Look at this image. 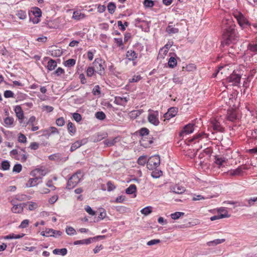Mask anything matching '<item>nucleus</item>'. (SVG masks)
I'll return each mask as SVG.
<instances>
[{
  "instance_id": "1",
  "label": "nucleus",
  "mask_w": 257,
  "mask_h": 257,
  "mask_svg": "<svg viewBox=\"0 0 257 257\" xmlns=\"http://www.w3.org/2000/svg\"><path fill=\"white\" fill-rule=\"evenodd\" d=\"M223 33V41L221 45H229L235 43L238 40L235 29V25L231 19H225L222 22Z\"/></svg>"
},
{
  "instance_id": "2",
  "label": "nucleus",
  "mask_w": 257,
  "mask_h": 257,
  "mask_svg": "<svg viewBox=\"0 0 257 257\" xmlns=\"http://www.w3.org/2000/svg\"><path fill=\"white\" fill-rule=\"evenodd\" d=\"M83 177V173L80 170L77 171L68 179L66 188L71 189L74 188Z\"/></svg>"
},
{
  "instance_id": "3",
  "label": "nucleus",
  "mask_w": 257,
  "mask_h": 257,
  "mask_svg": "<svg viewBox=\"0 0 257 257\" xmlns=\"http://www.w3.org/2000/svg\"><path fill=\"white\" fill-rule=\"evenodd\" d=\"M148 112V120L149 122L155 126H158L160 123L159 112L151 109H149Z\"/></svg>"
},
{
  "instance_id": "4",
  "label": "nucleus",
  "mask_w": 257,
  "mask_h": 257,
  "mask_svg": "<svg viewBox=\"0 0 257 257\" xmlns=\"http://www.w3.org/2000/svg\"><path fill=\"white\" fill-rule=\"evenodd\" d=\"M160 164V158L159 155L153 156L148 159L147 166L149 170H153L158 167Z\"/></svg>"
},
{
  "instance_id": "5",
  "label": "nucleus",
  "mask_w": 257,
  "mask_h": 257,
  "mask_svg": "<svg viewBox=\"0 0 257 257\" xmlns=\"http://www.w3.org/2000/svg\"><path fill=\"white\" fill-rule=\"evenodd\" d=\"M210 127L212 128L213 134L217 132H224V128L221 126L220 122L215 118H212L210 120Z\"/></svg>"
},
{
  "instance_id": "6",
  "label": "nucleus",
  "mask_w": 257,
  "mask_h": 257,
  "mask_svg": "<svg viewBox=\"0 0 257 257\" xmlns=\"http://www.w3.org/2000/svg\"><path fill=\"white\" fill-rule=\"evenodd\" d=\"M105 62L101 59H95L93 64L96 69L95 72L100 75H101L105 69Z\"/></svg>"
},
{
  "instance_id": "7",
  "label": "nucleus",
  "mask_w": 257,
  "mask_h": 257,
  "mask_svg": "<svg viewBox=\"0 0 257 257\" xmlns=\"http://www.w3.org/2000/svg\"><path fill=\"white\" fill-rule=\"evenodd\" d=\"M139 56V53H138V50H135L133 48L132 49L128 50L126 53V58L129 61H133V65L135 66L136 62L135 61Z\"/></svg>"
},
{
  "instance_id": "8",
  "label": "nucleus",
  "mask_w": 257,
  "mask_h": 257,
  "mask_svg": "<svg viewBox=\"0 0 257 257\" xmlns=\"http://www.w3.org/2000/svg\"><path fill=\"white\" fill-rule=\"evenodd\" d=\"M194 124L189 123L183 127V130L179 133L180 137H183L185 135L190 134L194 131Z\"/></svg>"
},
{
  "instance_id": "9",
  "label": "nucleus",
  "mask_w": 257,
  "mask_h": 257,
  "mask_svg": "<svg viewBox=\"0 0 257 257\" xmlns=\"http://www.w3.org/2000/svg\"><path fill=\"white\" fill-rule=\"evenodd\" d=\"M129 100L130 96L128 95L123 97L117 96L114 97V102L117 105L125 106Z\"/></svg>"
},
{
  "instance_id": "10",
  "label": "nucleus",
  "mask_w": 257,
  "mask_h": 257,
  "mask_svg": "<svg viewBox=\"0 0 257 257\" xmlns=\"http://www.w3.org/2000/svg\"><path fill=\"white\" fill-rule=\"evenodd\" d=\"M236 18L238 24L241 27H244L248 25V21L244 18L243 15L240 13H238L234 15Z\"/></svg>"
},
{
  "instance_id": "11",
  "label": "nucleus",
  "mask_w": 257,
  "mask_h": 257,
  "mask_svg": "<svg viewBox=\"0 0 257 257\" xmlns=\"http://www.w3.org/2000/svg\"><path fill=\"white\" fill-rule=\"evenodd\" d=\"M33 178H30L26 184L27 187H32L37 186L38 184L42 182L41 178L37 176H33Z\"/></svg>"
},
{
  "instance_id": "12",
  "label": "nucleus",
  "mask_w": 257,
  "mask_h": 257,
  "mask_svg": "<svg viewBox=\"0 0 257 257\" xmlns=\"http://www.w3.org/2000/svg\"><path fill=\"white\" fill-rule=\"evenodd\" d=\"M240 79L239 75L233 73L227 78V80L228 82L232 83V85H237L240 83Z\"/></svg>"
},
{
  "instance_id": "13",
  "label": "nucleus",
  "mask_w": 257,
  "mask_h": 257,
  "mask_svg": "<svg viewBox=\"0 0 257 257\" xmlns=\"http://www.w3.org/2000/svg\"><path fill=\"white\" fill-rule=\"evenodd\" d=\"M178 108L176 107H172L168 109V111L164 114V117L167 119L174 117L177 113Z\"/></svg>"
},
{
  "instance_id": "14",
  "label": "nucleus",
  "mask_w": 257,
  "mask_h": 257,
  "mask_svg": "<svg viewBox=\"0 0 257 257\" xmlns=\"http://www.w3.org/2000/svg\"><path fill=\"white\" fill-rule=\"evenodd\" d=\"M16 116L19 120L20 123H22L24 118V111L20 105H16L14 108Z\"/></svg>"
},
{
  "instance_id": "15",
  "label": "nucleus",
  "mask_w": 257,
  "mask_h": 257,
  "mask_svg": "<svg viewBox=\"0 0 257 257\" xmlns=\"http://www.w3.org/2000/svg\"><path fill=\"white\" fill-rule=\"evenodd\" d=\"M11 202L12 204L13 205V206L11 209L13 213H21L23 211L24 206V204L20 203L19 204H16L15 200H12L11 201Z\"/></svg>"
},
{
  "instance_id": "16",
  "label": "nucleus",
  "mask_w": 257,
  "mask_h": 257,
  "mask_svg": "<svg viewBox=\"0 0 257 257\" xmlns=\"http://www.w3.org/2000/svg\"><path fill=\"white\" fill-rule=\"evenodd\" d=\"M47 174L46 171L41 168H37L31 171L30 175L32 176H37V177L41 178L42 180L43 176H45Z\"/></svg>"
},
{
  "instance_id": "17",
  "label": "nucleus",
  "mask_w": 257,
  "mask_h": 257,
  "mask_svg": "<svg viewBox=\"0 0 257 257\" xmlns=\"http://www.w3.org/2000/svg\"><path fill=\"white\" fill-rule=\"evenodd\" d=\"M171 192L176 194H182L185 191V188L179 184L171 187Z\"/></svg>"
},
{
  "instance_id": "18",
  "label": "nucleus",
  "mask_w": 257,
  "mask_h": 257,
  "mask_svg": "<svg viewBox=\"0 0 257 257\" xmlns=\"http://www.w3.org/2000/svg\"><path fill=\"white\" fill-rule=\"evenodd\" d=\"M55 134H59V132L57 128L53 126L50 127L44 131V135L48 138L51 135Z\"/></svg>"
},
{
  "instance_id": "19",
  "label": "nucleus",
  "mask_w": 257,
  "mask_h": 257,
  "mask_svg": "<svg viewBox=\"0 0 257 257\" xmlns=\"http://www.w3.org/2000/svg\"><path fill=\"white\" fill-rule=\"evenodd\" d=\"M4 122L6 127H13L14 126V118L13 117L7 116L4 118Z\"/></svg>"
},
{
  "instance_id": "20",
  "label": "nucleus",
  "mask_w": 257,
  "mask_h": 257,
  "mask_svg": "<svg viewBox=\"0 0 257 257\" xmlns=\"http://www.w3.org/2000/svg\"><path fill=\"white\" fill-rule=\"evenodd\" d=\"M85 143V141L84 140L77 141L75 143L72 144L70 148V151L71 152L74 151L80 147L82 145Z\"/></svg>"
},
{
  "instance_id": "21",
  "label": "nucleus",
  "mask_w": 257,
  "mask_h": 257,
  "mask_svg": "<svg viewBox=\"0 0 257 257\" xmlns=\"http://www.w3.org/2000/svg\"><path fill=\"white\" fill-rule=\"evenodd\" d=\"M207 137V134L204 133H201L194 136L193 138L191 140V141H194L195 143L196 142H199L202 139L206 138Z\"/></svg>"
},
{
  "instance_id": "22",
  "label": "nucleus",
  "mask_w": 257,
  "mask_h": 257,
  "mask_svg": "<svg viewBox=\"0 0 257 257\" xmlns=\"http://www.w3.org/2000/svg\"><path fill=\"white\" fill-rule=\"evenodd\" d=\"M118 141V137H115L113 139H108L104 141V144L107 147H111L115 145V144Z\"/></svg>"
},
{
  "instance_id": "23",
  "label": "nucleus",
  "mask_w": 257,
  "mask_h": 257,
  "mask_svg": "<svg viewBox=\"0 0 257 257\" xmlns=\"http://www.w3.org/2000/svg\"><path fill=\"white\" fill-rule=\"evenodd\" d=\"M57 67V63L55 60L50 59L47 63V68L49 71H52Z\"/></svg>"
},
{
  "instance_id": "24",
  "label": "nucleus",
  "mask_w": 257,
  "mask_h": 257,
  "mask_svg": "<svg viewBox=\"0 0 257 257\" xmlns=\"http://www.w3.org/2000/svg\"><path fill=\"white\" fill-rule=\"evenodd\" d=\"M227 119L231 121H234L237 119V115L234 111L230 110L227 112Z\"/></svg>"
},
{
  "instance_id": "25",
  "label": "nucleus",
  "mask_w": 257,
  "mask_h": 257,
  "mask_svg": "<svg viewBox=\"0 0 257 257\" xmlns=\"http://www.w3.org/2000/svg\"><path fill=\"white\" fill-rule=\"evenodd\" d=\"M67 126L68 131L71 136L75 134L76 132V128L72 122L69 121L68 123Z\"/></svg>"
},
{
  "instance_id": "26",
  "label": "nucleus",
  "mask_w": 257,
  "mask_h": 257,
  "mask_svg": "<svg viewBox=\"0 0 257 257\" xmlns=\"http://www.w3.org/2000/svg\"><path fill=\"white\" fill-rule=\"evenodd\" d=\"M166 32L169 34L172 35L178 33L179 32V29L173 27L172 25H168L166 29Z\"/></svg>"
},
{
  "instance_id": "27",
  "label": "nucleus",
  "mask_w": 257,
  "mask_h": 257,
  "mask_svg": "<svg viewBox=\"0 0 257 257\" xmlns=\"http://www.w3.org/2000/svg\"><path fill=\"white\" fill-rule=\"evenodd\" d=\"M31 12L33 14L35 17H40L42 16V12L40 8L38 7H33L31 8Z\"/></svg>"
},
{
  "instance_id": "28",
  "label": "nucleus",
  "mask_w": 257,
  "mask_h": 257,
  "mask_svg": "<svg viewBox=\"0 0 257 257\" xmlns=\"http://www.w3.org/2000/svg\"><path fill=\"white\" fill-rule=\"evenodd\" d=\"M91 238H89L85 239L78 240H76L74 242L73 244L74 245H78V244H89L91 242Z\"/></svg>"
},
{
  "instance_id": "29",
  "label": "nucleus",
  "mask_w": 257,
  "mask_h": 257,
  "mask_svg": "<svg viewBox=\"0 0 257 257\" xmlns=\"http://www.w3.org/2000/svg\"><path fill=\"white\" fill-rule=\"evenodd\" d=\"M242 172L243 171L242 168L241 167H239L235 170H231L229 172V175L230 176H239L242 174Z\"/></svg>"
},
{
  "instance_id": "30",
  "label": "nucleus",
  "mask_w": 257,
  "mask_h": 257,
  "mask_svg": "<svg viewBox=\"0 0 257 257\" xmlns=\"http://www.w3.org/2000/svg\"><path fill=\"white\" fill-rule=\"evenodd\" d=\"M53 253L55 254H61L64 256L67 254V250L66 248L61 249L56 248L53 250Z\"/></svg>"
},
{
  "instance_id": "31",
  "label": "nucleus",
  "mask_w": 257,
  "mask_h": 257,
  "mask_svg": "<svg viewBox=\"0 0 257 257\" xmlns=\"http://www.w3.org/2000/svg\"><path fill=\"white\" fill-rule=\"evenodd\" d=\"M247 49L252 52H257V43L253 41L249 43L247 46Z\"/></svg>"
},
{
  "instance_id": "32",
  "label": "nucleus",
  "mask_w": 257,
  "mask_h": 257,
  "mask_svg": "<svg viewBox=\"0 0 257 257\" xmlns=\"http://www.w3.org/2000/svg\"><path fill=\"white\" fill-rule=\"evenodd\" d=\"M143 111V110L142 109L133 110L130 112V116L132 118L135 119L140 115Z\"/></svg>"
},
{
  "instance_id": "33",
  "label": "nucleus",
  "mask_w": 257,
  "mask_h": 257,
  "mask_svg": "<svg viewBox=\"0 0 257 257\" xmlns=\"http://www.w3.org/2000/svg\"><path fill=\"white\" fill-rule=\"evenodd\" d=\"M85 17V15L82 14L80 11H76L73 12L72 18L76 20H79Z\"/></svg>"
},
{
  "instance_id": "34",
  "label": "nucleus",
  "mask_w": 257,
  "mask_h": 257,
  "mask_svg": "<svg viewBox=\"0 0 257 257\" xmlns=\"http://www.w3.org/2000/svg\"><path fill=\"white\" fill-rule=\"evenodd\" d=\"M137 191V187L135 184H131L125 189V193L127 194H133L135 193Z\"/></svg>"
},
{
  "instance_id": "35",
  "label": "nucleus",
  "mask_w": 257,
  "mask_h": 257,
  "mask_svg": "<svg viewBox=\"0 0 257 257\" xmlns=\"http://www.w3.org/2000/svg\"><path fill=\"white\" fill-rule=\"evenodd\" d=\"M16 15L21 20H24L27 17L26 11L22 10H18Z\"/></svg>"
},
{
  "instance_id": "36",
  "label": "nucleus",
  "mask_w": 257,
  "mask_h": 257,
  "mask_svg": "<svg viewBox=\"0 0 257 257\" xmlns=\"http://www.w3.org/2000/svg\"><path fill=\"white\" fill-rule=\"evenodd\" d=\"M25 235V234L22 233L21 234H15L14 233L10 234L8 235H7L5 237V239H19L22 238Z\"/></svg>"
},
{
  "instance_id": "37",
  "label": "nucleus",
  "mask_w": 257,
  "mask_h": 257,
  "mask_svg": "<svg viewBox=\"0 0 257 257\" xmlns=\"http://www.w3.org/2000/svg\"><path fill=\"white\" fill-rule=\"evenodd\" d=\"M50 53L51 55L54 57H60L62 55V51L60 49L52 50Z\"/></svg>"
},
{
  "instance_id": "38",
  "label": "nucleus",
  "mask_w": 257,
  "mask_h": 257,
  "mask_svg": "<svg viewBox=\"0 0 257 257\" xmlns=\"http://www.w3.org/2000/svg\"><path fill=\"white\" fill-rule=\"evenodd\" d=\"M229 216H230V215H229L228 214H219L217 215H214V216L211 217L210 220L211 221H214L216 219H221V218H226V217H229Z\"/></svg>"
},
{
  "instance_id": "39",
  "label": "nucleus",
  "mask_w": 257,
  "mask_h": 257,
  "mask_svg": "<svg viewBox=\"0 0 257 257\" xmlns=\"http://www.w3.org/2000/svg\"><path fill=\"white\" fill-rule=\"evenodd\" d=\"M225 239H216L213 241H209L207 243V245L209 246L213 245H217L218 244H220L225 241Z\"/></svg>"
},
{
  "instance_id": "40",
  "label": "nucleus",
  "mask_w": 257,
  "mask_h": 257,
  "mask_svg": "<svg viewBox=\"0 0 257 257\" xmlns=\"http://www.w3.org/2000/svg\"><path fill=\"white\" fill-rule=\"evenodd\" d=\"M15 158L18 160H20L22 162H25L27 160V156L26 154H21V152H20L18 155L16 156Z\"/></svg>"
},
{
  "instance_id": "41",
  "label": "nucleus",
  "mask_w": 257,
  "mask_h": 257,
  "mask_svg": "<svg viewBox=\"0 0 257 257\" xmlns=\"http://www.w3.org/2000/svg\"><path fill=\"white\" fill-rule=\"evenodd\" d=\"M177 60L176 59L173 57L170 58L168 64V66L170 68H174L177 65Z\"/></svg>"
},
{
  "instance_id": "42",
  "label": "nucleus",
  "mask_w": 257,
  "mask_h": 257,
  "mask_svg": "<svg viewBox=\"0 0 257 257\" xmlns=\"http://www.w3.org/2000/svg\"><path fill=\"white\" fill-rule=\"evenodd\" d=\"M115 9L116 6L114 3L112 2L108 3L107 5V10L110 14H112L113 13H114Z\"/></svg>"
},
{
  "instance_id": "43",
  "label": "nucleus",
  "mask_w": 257,
  "mask_h": 257,
  "mask_svg": "<svg viewBox=\"0 0 257 257\" xmlns=\"http://www.w3.org/2000/svg\"><path fill=\"white\" fill-rule=\"evenodd\" d=\"M245 201L247 202V207H251L254 205L255 202H257V197L250 198L248 199H246Z\"/></svg>"
},
{
  "instance_id": "44",
  "label": "nucleus",
  "mask_w": 257,
  "mask_h": 257,
  "mask_svg": "<svg viewBox=\"0 0 257 257\" xmlns=\"http://www.w3.org/2000/svg\"><path fill=\"white\" fill-rule=\"evenodd\" d=\"M152 212V207L151 206H147L144 208H143L141 210V212L145 215H147L151 213Z\"/></svg>"
},
{
  "instance_id": "45",
  "label": "nucleus",
  "mask_w": 257,
  "mask_h": 257,
  "mask_svg": "<svg viewBox=\"0 0 257 257\" xmlns=\"http://www.w3.org/2000/svg\"><path fill=\"white\" fill-rule=\"evenodd\" d=\"M1 167L2 169L5 171L9 170L10 167V162L7 160L3 161L1 164Z\"/></svg>"
},
{
  "instance_id": "46",
  "label": "nucleus",
  "mask_w": 257,
  "mask_h": 257,
  "mask_svg": "<svg viewBox=\"0 0 257 257\" xmlns=\"http://www.w3.org/2000/svg\"><path fill=\"white\" fill-rule=\"evenodd\" d=\"M143 4L146 8H151L154 6V3L152 0H144Z\"/></svg>"
},
{
  "instance_id": "47",
  "label": "nucleus",
  "mask_w": 257,
  "mask_h": 257,
  "mask_svg": "<svg viewBox=\"0 0 257 257\" xmlns=\"http://www.w3.org/2000/svg\"><path fill=\"white\" fill-rule=\"evenodd\" d=\"M95 117L99 120H102L105 118L106 115L103 111H98L95 114Z\"/></svg>"
},
{
  "instance_id": "48",
  "label": "nucleus",
  "mask_w": 257,
  "mask_h": 257,
  "mask_svg": "<svg viewBox=\"0 0 257 257\" xmlns=\"http://www.w3.org/2000/svg\"><path fill=\"white\" fill-rule=\"evenodd\" d=\"M184 215V212H176L171 214V217L173 219L176 220L179 219L181 216Z\"/></svg>"
},
{
  "instance_id": "49",
  "label": "nucleus",
  "mask_w": 257,
  "mask_h": 257,
  "mask_svg": "<svg viewBox=\"0 0 257 257\" xmlns=\"http://www.w3.org/2000/svg\"><path fill=\"white\" fill-rule=\"evenodd\" d=\"M76 63V60L74 59H69L65 62V65L67 67L73 66Z\"/></svg>"
},
{
  "instance_id": "50",
  "label": "nucleus",
  "mask_w": 257,
  "mask_h": 257,
  "mask_svg": "<svg viewBox=\"0 0 257 257\" xmlns=\"http://www.w3.org/2000/svg\"><path fill=\"white\" fill-rule=\"evenodd\" d=\"M147 162V158L144 156H140L138 160V163L140 165L144 166Z\"/></svg>"
},
{
  "instance_id": "51",
  "label": "nucleus",
  "mask_w": 257,
  "mask_h": 257,
  "mask_svg": "<svg viewBox=\"0 0 257 257\" xmlns=\"http://www.w3.org/2000/svg\"><path fill=\"white\" fill-rule=\"evenodd\" d=\"M66 232L69 235H72L76 234V231L72 227H67L66 228Z\"/></svg>"
},
{
  "instance_id": "52",
  "label": "nucleus",
  "mask_w": 257,
  "mask_h": 257,
  "mask_svg": "<svg viewBox=\"0 0 257 257\" xmlns=\"http://www.w3.org/2000/svg\"><path fill=\"white\" fill-rule=\"evenodd\" d=\"M140 135L141 136H147L149 134V130L146 127H143L139 131Z\"/></svg>"
},
{
  "instance_id": "53",
  "label": "nucleus",
  "mask_w": 257,
  "mask_h": 257,
  "mask_svg": "<svg viewBox=\"0 0 257 257\" xmlns=\"http://www.w3.org/2000/svg\"><path fill=\"white\" fill-rule=\"evenodd\" d=\"M106 215V211L104 209H101L100 210L99 214L98 215V218L97 219V221L100 220H102L104 219Z\"/></svg>"
},
{
  "instance_id": "54",
  "label": "nucleus",
  "mask_w": 257,
  "mask_h": 257,
  "mask_svg": "<svg viewBox=\"0 0 257 257\" xmlns=\"http://www.w3.org/2000/svg\"><path fill=\"white\" fill-rule=\"evenodd\" d=\"M100 88L99 85H95L92 90V93L94 95H98L100 94Z\"/></svg>"
},
{
  "instance_id": "55",
  "label": "nucleus",
  "mask_w": 257,
  "mask_h": 257,
  "mask_svg": "<svg viewBox=\"0 0 257 257\" xmlns=\"http://www.w3.org/2000/svg\"><path fill=\"white\" fill-rule=\"evenodd\" d=\"M72 116L74 119L77 122H80L82 119V116L81 114L78 113H73Z\"/></svg>"
},
{
  "instance_id": "56",
  "label": "nucleus",
  "mask_w": 257,
  "mask_h": 257,
  "mask_svg": "<svg viewBox=\"0 0 257 257\" xmlns=\"http://www.w3.org/2000/svg\"><path fill=\"white\" fill-rule=\"evenodd\" d=\"M56 123L58 126H62L65 124V120L63 117L57 118L56 120Z\"/></svg>"
},
{
  "instance_id": "57",
  "label": "nucleus",
  "mask_w": 257,
  "mask_h": 257,
  "mask_svg": "<svg viewBox=\"0 0 257 257\" xmlns=\"http://www.w3.org/2000/svg\"><path fill=\"white\" fill-rule=\"evenodd\" d=\"M95 72L94 68L92 67H88L86 70V74L88 77H91Z\"/></svg>"
},
{
  "instance_id": "58",
  "label": "nucleus",
  "mask_w": 257,
  "mask_h": 257,
  "mask_svg": "<svg viewBox=\"0 0 257 257\" xmlns=\"http://www.w3.org/2000/svg\"><path fill=\"white\" fill-rule=\"evenodd\" d=\"M22 166L20 164H16L13 169V171L16 173H20L22 171Z\"/></svg>"
},
{
  "instance_id": "59",
  "label": "nucleus",
  "mask_w": 257,
  "mask_h": 257,
  "mask_svg": "<svg viewBox=\"0 0 257 257\" xmlns=\"http://www.w3.org/2000/svg\"><path fill=\"white\" fill-rule=\"evenodd\" d=\"M114 40L117 46L119 47H121V49L123 48V43L121 38H114Z\"/></svg>"
},
{
  "instance_id": "60",
  "label": "nucleus",
  "mask_w": 257,
  "mask_h": 257,
  "mask_svg": "<svg viewBox=\"0 0 257 257\" xmlns=\"http://www.w3.org/2000/svg\"><path fill=\"white\" fill-rule=\"evenodd\" d=\"M4 95L6 98L14 97V93L11 90H6L4 92Z\"/></svg>"
},
{
  "instance_id": "61",
  "label": "nucleus",
  "mask_w": 257,
  "mask_h": 257,
  "mask_svg": "<svg viewBox=\"0 0 257 257\" xmlns=\"http://www.w3.org/2000/svg\"><path fill=\"white\" fill-rule=\"evenodd\" d=\"M134 48L135 50H138V53H141L142 51L144 50V46L139 43L136 44L135 46H134Z\"/></svg>"
},
{
  "instance_id": "62",
  "label": "nucleus",
  "mask_w": 257,
  "mask_h": 257,
  "mask_svg": "<svg viewBox=\"0 0 257 257\" xmlns=\"http://www.w3.org/2000/svg\"><path fill=\"white\" fill-rule=\"evenodd\" d=\"M85 211L90 215L93 216L95 214V212L93 211L90 206L87 205L85 207Z\"/></svg>"
},
{
  "instance_id": "63",
  "label": "nucleus",
  "mask_w": 257,
  "mask_h": 257,
  "mask_svg": "<svg viewBox=\"0 0 257 257\" xmlns=\"http://www.w3.org/2000/svg\"><path fill=\"white\" fill-rule=\"evenodd\" d=\"M64 70L63 69H62V68L61 67H59L56 70H55L53 74L59 76H60L61 74H64Z\"/></svg>"
},
{
  "instance_id": "64",
  "label": "nucleus",
  "mask_w": 257,
  "mask_h": 257,
  "mask_svg": "<svg viewBox=\"0 0 257 257\" xmlns=\"http://www.w3.org/2000/svg\"><path fill=\"white\" fill-rule=\"evenodd\" d=\"M18 141L20 143H26L27 142V138L24 135L20 134L18 137Z\"/></svg>"
}]
</instances>
